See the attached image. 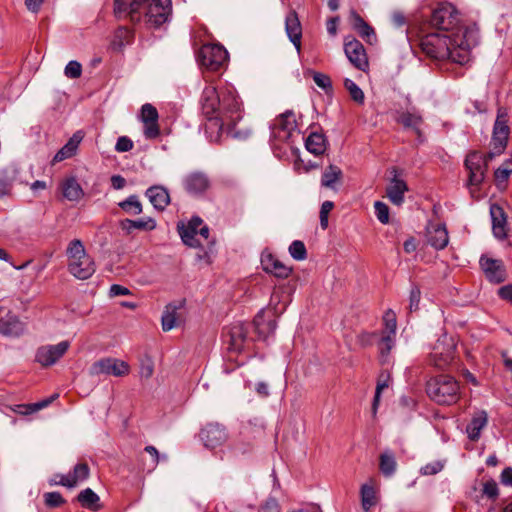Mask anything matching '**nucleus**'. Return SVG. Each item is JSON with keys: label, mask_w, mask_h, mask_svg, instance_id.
Returning <instances> with one entry per match:
<instances>
[{"label": "nucleus", "mask_w": 512, "mask_h": 512, "mask_svg": "<svg viewBox=\"0 0 512 512\" xmlns=\"http://www.w3.org/2000/svg\"><path fill=\"white\" fill-rule=\"evenodd\" d=\"M361 505L365 512H368L371 507L376 505V493L374 488L369 484H363L360 490Z\"/></svg>", "instance_id": "58836bf2"}, {"label": "nucleus", "mask_w": 512, "mask_h": 512, "mask_svg": "<svg viewBox=\"0 0 512 512\" xmlns=\"http://www.w3.org/2000/svg\"><path fill=\"white\" fill-rule=\"evenodd\" d=\"M344 86L349 91L351 98L357 102L362 104L364 102V93L361 88L351 79L346 78L344 80Z\"/></svg>", "instance_id": "37998d69"}, {"label": "nucleus", "mask_w": 512, "mask_h": 512, "mask_svg": "<svg viewBox=\"0 0 512 512\" xmlns=\"http://www.w3.org/2000/svg\"><path fill=\"white\" fill-rule=\"evenodd\" d=\"M459 14L457 9L449 3L440 4L432 13L430 23L433 27L444 31L457 33L462 28H458Z\"/></svg>", "instance_id": "423d86ee"}, {"label": "nucleus", "mask_w": 512, "mask_h": 512, "mask_svg": "<svg viewBox=\"0 0 512 512\" xmlns=\"http://www.w3.org/2000/svg\"><path fill=\"white\" fill-rule=\"evenodd\" d=\"M132 8V1L129 0H114V15L118 19L128 18L130 20V10Z\"/></svg>", "instance_id": "79ce46f5"}, {"label": "nucleus", "mask_w": 512, "mask_h": 512, "mask_svg": "<svg viewBox=\"0 0 512 512\" xmlns=\"http://www.w3.org/2000/svg\"><path fill=\"white\" fill-rule=\"evenodd\" d=\"M507 146V142L492 140L491 141V150L487 153L485 158L488 160L493 159L496 156L501 155Z\"/></svg>", "instance_id": "603ef678"}, {"label": "nucleus", "mask_w": 512, "mask_h": 512, "mask_svg": "<svg viewBox=\"0 0 512 512\" xmlns=\"http://www.w3.org/2000/svg\"><path fill=\"white\" fill-rule=\"evenodd\" d=\"M64 74L70 79H77L82 74V66L78 61L71 60L64 69Z\"/></svg>", "instance_id": "8fccbe9b"}, {"label": "nucleus", "mask_w": 512, "mask_h": 512, "mask_svg": "<svg viewBox=\"0 0 512 512\" xmlns=\"http://www.w3.org/2000/svg\"><path fill=\"white\" fill-rule=\"evenodd\" d=\"M62 194L65 199L78 202L84 197V191L75 177H69L61 183Z\"/></svg>", "instance_id": "c85d7f7f"}, {"label": "nucleus", "mask_w": 512, "mask_h": 512, "mask_svg": "<svg viewBox=\"0 0 512 512\" xmlns=\"http://www.w3.org/2000/svg\"><path fill=\"white\" fill-rule=\"evenodd\" d=\"M479 41L476 27H465L457 33H430L420 40L421 50L435 60L449 59L458 64L469 61L470 51Z\"/></svg>", "instance_id": "f257e3e1"}, {"label": "nucleus", "mask_w": 512, "mask_h": 512, "mask_svg": "<svg viewBox=\"0 0 512 512\" xmlns=\"http://www.w3.org/2000/svg\"><path fill=\"white\" fill-rule=\"evenodd\" d=\"M296 130V119L292 111L279 115L272 126L271 134L279 142H286Z\"/></svg>", "instance_id": "ddd939ff"}, {"label": "nucleus", "mask_w": 512, "mask_h": 512, "mask_svg": "<svg viewBox=\"0 0 512 512\" xmlns=\"http://www.w3.org/2000/svg\"><path fill=\"white\" fill-rule=\"evenodd\" d=\"M306 149L314 154L321 155L326 150L325 137L320 133H311L305 142Z\"/></svg>", "instance_id": "c9c22d12"}, {"label": "nucleus", "mask_w": 512, "mask_h": 512, "mask_svg": "<svg viewBox=\"0 0 512 512\" xmlns=\"http://www.w3.org/2000/svg\"><path fill=\"white\" fill-rule=\"evenodd\" d=\"M375 215L382 224L389 222V207L381 201L374 203Z\"/></svg>", "instance_id": "de8ad7c7"}, {"label": "nucleus", "mask_w": 512, "mask_h": 512, "mask_svg": "<svg viewBox=\"0 0 512 512\" xmlns=\"http://www.w3.org/2000/svg\"><path fill=\"white\" fill-rule=\"evenodd\" d=\"M70 348V342L67 340L57 344L42 345L35 352V361L42 367H50L58 362Z\"/></svg>", "instance_id": "1a4fd4ad"}, {"label": "nucleus", "mask_w": 512, "mask_h": 512, "mask_svg": "<svg viewBox=\"0 0 512 512\" xmlns=\"http://www.w3.org/2000/svg\"><path fill=\"white\" fill-rule=\"evenodd\" d=\"M184 189L191 195H201L210 187L208 175L202 171H193L182 180Z\"/></svg>", "instance_id": "dca6fc26"}, {"label": "nucleus", "mask_w": 512, "mask_h": 512, "mask_svg": "<svg viewBox=\"0 0 512 512\" xmlns=\"http://www.w3.org/2000/svg\"><path fill=\"white\" fill-rule=\"evenodd\" d=\"M68 271L77 279L90 278L96 268L93 259L86 253L80 240H73L67 247Z\"/></svg>", "instance_id": "20e7f679"}, {"label": "nucleus", "mask_w": 512, "mask_h": 512, "mask_svg": "<svg viewBox=\"0 0 512 512\" xmlns=\"http://www.w3.org/2000/svg\"><path fill=\"white\" fill-rule=\"evenodd\" d=\"M344 52L349 62L360 71H367L368 58L364 46L353 37H347L344 42Z\"/></svg>", "instance_id": "9b49d317"}, {"label": "nucleus", "mask_w": 512, "mask_h": 512, "mask_svg": "<svg viewBox=\"0 0 512 512\" xmlns=\"http://www.w3.org/2000/svg\"><path fill=\"white\" fill-rule=\"evenodd\" d=\"M130 372V366L126 361L118 358L105 357L95 361L89 368L91 376L124 377Z\"/></svg>", "instance_id": "6e6552de"}, {"label": "nucleus", "mask_w": 512, "mask_h": 512, "mask_svg": "<svg viewBox=\"0 0 512 512\" xmlns=\"http://www.w3.org/2000/svg\"><path fill=\"white\" fill-rule=\"evenodd\" d=\"M386 328L389 330V334H395L396 332V318L392 311H388L384 317Z\"/></svg>", "instance_id": "69168bd1"}, {"label": "nucleus", "mask_w": 512, "mask_h": 512, "mask_svg": "<svg viewBox=\"0 0 512 512\" xmlns=\"http://www.w3.org/2000/svg\"><path fill=\"white\" fill-rule=\"evenodd\" d=\"M177 306L168 304L162 315V329L170 331L178 325Z\"/></svg>", "instance_id": "4c0bfd02"}, {"label": "nucleus", "mask_w": 512, "mask_h": 512, "mask_svg": "<svg viewBox=\"0 0 512 512\" xmlns=\"http://www.w3.org/2000/svg\"><path fill=\"white\" fill-rule=\"evenodd\" d=\"M155 227L156 221L151 217L137 220L125 219L121 222V228L127 233H131L134 229L151 231L155 229Z\"/></svg>", "instance_id": "72a5a7b5"}, {"label": "nucleus", "mask_w": 512, "mask_h": 512, "mask_svg": "<svg viewBox=\"0 0 512 512\" xmlns=\"http://www.w3.org/2000/svg\"><path fill=\"white\" fill-rule=\"evenodd\" d=\"M133 148V142L130 138L126 136H121L118 138L117 143L115 145V150L118 152H128Z\"/></svg>", "instance_id": "680f3d73"}, {"label": "nucleus", "mask_w": 512, "mask_h": 512, "mask_svg": "<svg viewBox=\"0 0 512 512\" xmlns=\"http://www.w3.org/2000/svg\"><path fill=\"white\" fill-rule=\"evenodd\" d=\"M146 196L154 208L164 210L170 203L168 190L163 186H152L147 189Z\"/></svg>", "instance_id": "bb28decb"}, {"label": "nucleus", "mask_w": 512, "mask_h": 512, "mask_svg": "<svg viewBox=\"0 0 512 512\" xmlns=\"http://www.w3.org/2000/svg\"><path fill=\"white\" fill-rule=\"evenodd\" d=\"M444 468V462L437 460L431 463L426 464L420 470L422 475H435L442 471Z\"/></svg>", "instance_id": "5fc2aeb1"}, {"label": "nucleus", "mask_w": 512, "mask_h": 512, "mask_svg": "<svg viewBox=\"0 0 512 512\" xmlns=\"http://www.w3.org/2000/svg\"><path fill=\"white\" fill-rule=\"evenodd\" d=\"M200 435L204 445L211 449L222 445L228 438L226 429L217 423L206 425Z\"/></svg>", "instance_id": "a211bd4d"}, {"label": "nucleus", "mask_w": 512, "mask_h": 512, "mask_svg": "<svg viewBox=\"0 0 512 512\" xmlns=\"http://www.w3.org/2000/svg\"><path fill=\"white\" fill-rule=\"evenodd\" d=\"M159 115L157 109L150 103H146L141 107V122L158 121Z\"/></svg>", "instance_id": "49530a36"}, {"label": "nucleus", "mask_w": 512, "mask_h": 512, "mask_svg": "<svg viewBox=\"0 0 512 512\" xmlns=\"http://www.w3.org/2000/svg\"><path fill=\"white\" fill-rule=\"evenodd\" d=\"M334 204L331 201H325L321 205L320 209V226L322 229H326L328 227V214L333 209Z\"/></svg>", "instance_id": "864d4df0"}, {"label": "nucleus", "mask_w": 512, "mask_h": 512, "mask_svg": "<svg viewBox=\"0 0 512 512\" xmlns=\"http://www.w3.org/2000/svg\"><path fill=\"white\" fill-rule=\"evenodd\" d=\"M459 384L451 376L440 375L427 382L428 396L439 404L451 405L459 399Z\"/></svg>", "instance_id": "39448f33"}, {"label": "nucleus", "mask_w": 512, "mask_h": 512, "mask_svg": "<svg viewBox=\"0 0 512 512\" xmlns=\"http://www.w3.org/2000/svg\"><path fill=\"white\" fill-rule=\"evenodd\" d=\"M255 331L259 339H267L275 332L276 322L273 319L265 320L264 313L259 312L254 319Z\"/></svg>", "instance_id": "7c9ffc66"}, {"label": "nucleus", "mask_w": 512, "mask_h": 512, "mask_svg": "<svg viewBox=\"0 0 512 512\" xmlns=\"http://www.w3.org/2000/svg\"><path fill=\"white\" fill-rule=\"evenodd\" d=\"M390 174L392 177L386 187V196L392 204L401 206L405 199V193L408 191L407 183L399 177L397 168H391Z\"/></svg>", "instance_id": "2eb2a0df"}, {"label": "nucleus", "mask_w": 512, "mask_h": 512, "mask_svg": "<svg viewBox=\"0 0 512 512\" xmlns=\"http://www.w3.org/2000/svg\"><path fill=\"white\" fill-rule=\"evenodd\" d=\"M82 140L79 133H75L69 141L55 154L53 162H61L71 158L77 151L78 145Z\"/></svg>", "instance_id": "473e14b6"}, {"label": "nucleus", "mask_w": 512, "mask_h": 512, "mask_svg": "<svg viewBox=\"0 0 512 512\" xmlns=\"http://www.w3.org/2000/svg\"><path fill=\"white\" fill-rule=\"evenodd\" d=\"M291 257L297 261H302L307 257V251L304 243L299 240L293 241L289 246Z\"/></svg>", "instance_id": "c03bdc74"}, {"label": "nucleus", "mask_w": 512, "mask_h": 512, "mask_svg": "<svg viewBox=\"0 0 512 512\" xmlns=\"http://www.w3.org/2000/svg\"><path fill=\"white\" fill-rule=\"evenodd\" d=\"M89 477V467L86 463L77 464L73 472L67 476H60V480L50 479L49 484L51 486L61 485L68 488L75 487L78 482H82Z\"/></svg>", "instance_id": "6ab92c4d"}, {"label": "nucleus", "mask_w": 512, "mask_h": 512, "mask_svg": "<svg viewBox=\"0 0 512 512\" xmlns=\"http://www.w3.org/2000/svg\"><path fill=\"white\" fill-rule=\"evenodd\" d=\"M58 395L55 394L53 396H51L50 398H47V399H44L42 401H39V402H36V403H32V404H28V405H24L22 406L23 410L20 411V413L22 414H25V415H28V414H32V413H35L43 408H46L49 404H51V402L57 397Z\"/></svg>", "instance_id": "a18cd8bd"}, {"label": "nucleus", "mask_w": 512, "mask_h": 512, "mask_svg": "<svg viewBox=\"0 0 512 512\" xmlns=\"http://www.w3.org/2000/svg\"><path fill=\"white\" fill-rule=\"evenodd\" d=\"M391 22L394 27L400 28L407 24V19L403 12L396 10L391 14Z\"/></svg>", "instance_id": "e2e57ef3"}, {"label": "nucleus", "mask_w": 512, "mask_h": 512, "mask_svg": "<svg viewBox=\"0 0 512 512\" xmlns=\"http://www.w3.org/2000/svg\"><path fill=\"white\" fill-rule=\"evenodd\" d=\"M351 22L355 31L369 44L376 42V34L374 29L364 21V19L356 12L351 13Z\"/></svg>", "instance_id": "cd10ccee"}, {"label": "nucleus", "mask_w": 512, "mask_h": 512, "mask_svg": "<svg viewBox=\"0 0 512 512\" xmlns=\"http://www.w3.org/2000/svg\"><path fill=\"white\" fill-rule=\"evenodd\" d=\"M313 80H314L315 84L318 87L322 88L323 90H328V89H331V87H332L331 80H330L329 76H327L326 74H323L320 72H314Z\"/></svg>", "instance_id": "13d9d810"}, {"label": "nucleus", "mask_w": 512, "mask_h": 512, "mask_svg": "<svg viewBox=\"0 0 512 512\" xmlns=\"http://www.w3.org/2000/svg\"><path fill=\"white\" fill-rule=\"evenodd\" d=\"M394 121L400 124L405 130L414 132L418 138L423 133L421 127L424 123L423 115L416 109L412 110H395L392 112Z\"/></svg>", "instance_id": "f8f14e48"}, {"label": "nucleus", "mask_w": 512, "mask_h": 512, "mask_svg": "<svg viewBox=\"0 0 512 512\" xmlns=\"http://www.w3.org/2000/svg\"><path fill=\"white\" fill-rule=\"evenodd\" d=\"M261 265L265 272L273 274L278 278H287L292 269L274 257L272 254L262 255Z\"/></svg>", "instance_id": "4be33fe9"}, {"label": "nucleus", "mask_w": 512, "mask_h": 512, "mask_svg": "<svg viewBox=\"0 0 512 512\" xmlns=\"http://www.w3.org/2000/svg\"><path fill=\"white\" fill-rule=\"evenodd\" d=\"M420 290L418 287H413L410 291L409 296V309L410 311H416L419 308L420 303Z\"/></svg>", "instance_id": "052dcab7"}, {"label": "nucleus", "mask_w": 512, "mask_h": 512, "mask_svg": "<svg viewBox=\"0 0 512 512\" xmlns=\"http://www.w3.org/2000/svg\"><path fill=\"white\" fill-rule=\"evenodd\" d=\"M201 66L211 71L221 69L228 61L227 50L219 44H205L198 53Z\"/></svg>", "instance_id": "0eeeda50"}, {"label": "nucleus", "mask_w": 512, "mask_h": 512, "mask_svg": "<svg viewBox=\"0 0 512 512\" xmlns=\"http://www.w3.org/2000/svg\"><path fill=\"white\" fill-rule=\"evenodd\" d=\"M44 501L48 507H59L65 503L64 498L59 492H48L44 494Z\"/></svg>", "instance_id": "3c124183"}, {"label": "nucleus", "mask_w": 512, "mask_h": 512, "mask_svg": "<svg viewBox=\"0 0 512 512\" xmlns=\"http://www.w3.org/2000/svg\"><path fill=\"white\" fill-rule=\"evenodd\" d=\"M394 345L393 334L383 336L379 342V350L382 356L387 355Z\"/></svg>", "instance_id": "bf43d9fd"}, {"label": "nucleus", "mask_w": 512, "mask_h": 512, "mask_svg": "<svg viewBox=\"0 0 512 512\" xmlns=\"http://www.w3.org/2000/svg\"><path fill=\"white\" fill-rule=\"evenodd\" d=\"M380 470L387 476H392L396 471V460L391 452H385L380 456Z\"/></svg>", "instance_id": "ea45409f"}, {"label": "nucleus", "mask_w": 512, "mask_h": 512, "mask_svg": "<svg viewBox=\"0 0 512 512\" xmlns=\"http://www.w3.org/2000/svg\"><path fill=\"white\" fill-rule=\"evenodd\" d=\"M285 31L297 52L301 51L302 27L297 13L291 10L285 18Z\"/></svg>", "instance_id": "aec40b11"}, {"label": "nucleus", "mask_w": 512, "mask_h": 512, "mask_svg": "<svg viewBox=\"0 0 512 512\" xmlns=\"http://www.w3.org/2000/svg\"><path fill=\"white\" fill-rule=\"evenodd\" d=\"M171 11V0H132L130 21L158 28L168 21Z\"/></svg>", "instance_id": "7ed1b4c3"}, {"label": "nucleus", "mask_w": 512, "mask_h": 512, "mask_svg": "<svg viewBox=\"0 0 512 512\" xmlns=\"http://www.w3.org/2000/svg\"><path fill=\"white\" fill-rule=\"evenodd\" d=\"M512 173V169L505 165L500 166L494 173L497 185L505 184Z\"/></svg>", "instance_id": "4d7b16f0"}, {"label": "nucleus", "mask_w": 512, "mask_h": 512, "mask_svg": "<svg viewBox=\"0 0 512 512\" xmlns=\"http://www.w3.org/2000/svg\"><path fill=\"white\" fill-rule=\"evenodd\" d=\"M480 266L486 278L495 284H499L506 279V270L503 262L499 259H492L485 256L480 258Z\"/></svg>", "instance_id": "f3484780"}, {"label": "nucleus", "mask_w": 512, "mask_h": 512, "mask_svg": "<svg viewBox=\"0 0 512 512\" xmlns=\"http://www.w3.org/2000/svg\"><path fill=\"white\" fill-rule=\"evenodd\" d=\"M490 215L492 219V230L496 238L502 240L507 236L506 217L503 209L496 204L491 205Z\"/></svg>", "instance_id": "a878e982"}, {"label": "nucleus", "mask_w": 512, "mask_h": 512, "mask_svg": "<svg viewBox=\"0 0 512 512\" xmlns=\"http://www.w3.org/2000/svg\"><path fill=\"white\" fill-rule=\"evenodd\" d=\"M342 177L341 169L336 165H329L322 174L321 185L325 188L335 190L336 183Z\"/></svg>", "instance_id": "f704fd0d"}, {"label": "nucleus", "mask_w": 512, "mask_h": 512, "mask_svg": "<svg viewBox=\"0 0 512 512\" xmlns=\"http://www.w3.org/2000/svg\"><path fill=\"white\" fill-rule=\"evenodd\" d=\"M263 512H279V505L275 498H268L262 505Z\"/></svg>", "instance_id": "338daca9"}, {"label": "nucleus", "mask_w": 512, "mask_h": 512, "mask_svg": "<svg viewBox=\"0 0 512 512\" xmlns=\"http://www.w3.org/2000/svg\"><path fill=\"white\" fill-rule=\"evenodd\" d=\"M143 134L146 139H156L160 135L158 121L142 122Z\"/></svg>", "instance_id": "09e8293b"}, {"label": "nucleus", "mask_w": 512, "mask_h": 512, "mask_svg": "<svg viewBox=\"0 0 512 512\" xmlns=\"http://www.w3.org/2000/svg\"><path fill=\"white\" fill-rule=\"evenodd\" d=\"M487 424V412L484 410L475 412L466 427V433L469 440L473 442L478 441L481 436V431L487 426Z\"/></svg>", "instance_id": "b1692460"}, {"label": "nucleus", "mask_w": 512, "mask_h": 512, "mask_svg": "<svg viewBox=\"0 0 512 512\" xmlns=\"http://www.w3.org/2000/svg\"><path fill=\"white\" fill-rule=\"evenodd\" d=\"M498 485L494 480H488L483 483L482 494L490 499H495L498 496Z\"/></svg>", "instance_id": "6e6d98bb"}, {"label": "nucleus", "mask_w": 512, "mask_h": 512, "mask_svg": "<svg viewBox=\"0 0 512 512\" xmlns=\"http://www.w3.org/2000/svg\"><path fill=\"white\" fill-rule=\"evenodd\" d=\"M247 331L242 323L234 324L229 330L230 349L233 351H241L244 347Z\"/></svg>", "instance_id": "2f4dec72"}, {"label": "nucleus", "mask_w": 512, "mask_h": 512, "mask_svg": "<svg viewBox=\"0 0 512 512\" xmlns=\"http://www.w3.org/2000/svg\"><path fill=\"white\" fill-rule=\"evenodd\" d=\"M121 209L131 215H139L142 212V204L136 195L129 196L119 203Z\"/></svg>", "instance_id": "a19ab883"}, {"label": "nucleus", "mask_w": 512, "mask_h": 512, "mask_svg": "<svg viewBox=\"0 0 512 512\" xmlns=\"http://www.w3.org/2000/svg\"><path fill=\"white\" fill-rule=\"evenodd\" d=\"M428 242L437 250L444 249L449 242L448 232L443 225L432 226L428 230Z\"/></svg>", "instance_id": "c756f323"}, {"label": "nucleus", "mask_w": 512, "mask_h": 512, "mask_svg": "<svg viewBox=\"0 0 512 512\" xmlns=\"http://www.w3.org/2000/svg\"><path fill=\"white\" fill-rule=\"evenodd\" d=\"M500 298L512 302V284L502 286L498 289Z\"/></svg>", "instance_id": "774afa93"}, {"label": "nucleus", "mask_w": 512, "mask_h": 512, "mask_svg": "<svg viewBox=\"0 0 512 512\" xmlns=\"http://www.w3.org/2000/svg\"><path fill=\"white\" fill-rule=\"evenodd\" d=\"M202 225V219L199 217H193L186 226L179 227V234L187 246L196 248L202 245L200 240L197 238L198 230Z\"/></svg>", "instance_id": "412c9836"}, {"label": "nucleus", "mask_w": 512, "mask_h": 512, "mask_svg": "<svg viewBox=\"0 0 512 512\" xmlns=\"http://www.w3.org/2000/svg\"><path fill=\"white\" fill-rule=\"evenodd\" d=\"M145 451L152 457V463H151V466L149 468V471H152V470H154L156 468V466L159 463V460H160L159 452L152 445L146 446L145 447Z\"/></svg>", "instance_id": "0e129e2a"}, {"label": "nucleus", "mask_w": 512, "mask_h": 512, "mask_svg": "<svg viewBox=\"0 0 512 512\" xmlns=\"http://www.w3.org/2000/svg\"><path fill=\"white\" fill-rule=\"evenodd\" d=\"M454 352L455 344L453 339L443 336L438 339L437 343L433 347L431 352V362L437 368L442 369L451 363L454 358Z\"/></svg>", "instance_id": "9d476101"}, {"label": "nucleus", "mask_w": 512, "mask_h": 512, "mask_svg": "<svg viewBox=\"0 0 512 512\" xmlns=\"http://www.w3.org/2000/svg\"><path fill=\"white\" fill-rule=\"evenodd\" d=\"M99 496L90 488L82 490L78 495V501L85 508L96 511L99 509Z\"/></svg>", "instance_id": "e433bc0d"}, {"label": "nucleus", "mask_w": 512, "mask_h": 512, "mask_svg": "<svg viewBox=\"0 0 512 512\" xmlns=\"http://www.w3.org/2000/svg\"><path fill=\"white\" fill-rule=\"evenodd\" d=\"M510 129L508 126V111L505 108H498L497 116L493 127L492 140L508 142Z\"/></svg>", "instance_id": "393cba45"}, {"label": "nucleus", "mask_w": 512, "mask_h": 512, "mask_svg": "<svg viewBox=\"0 0 512 512\" xmlns=\"http://www.w3.org/2000/svg\"><path fill=\"white\" fill-rule=\"evenodd\" d=\"M201 106L203 113L210 120L217 121L222 132L237 139L249 136V130L236 129V124L242 119V109L237 95L232 90L218 94L216 87L206 86L202 92Z\"/></svg>", "instance_id": "f03ea898"}, {"label": "nucleus", "mask_w": 512, "mask_h": 512, "mask_svg": "<svg viewBox=\"0 0 512 512\" xmlns=\"http://www.w3.org/2000/svg\"><path fill=\"white\" fill-rule=\"evenodd\" d=\"M465 166L469 171V184L479 185L484 180L487 159L478 152L470 153L465 159Z\"/></svg>", "instance_id": "4468645a"}, {"label": "nucleus", "mask_w": 512, "mask_h": 512, "mask_svg": "<svg viewBox=\"0 0 512 512\" xmlns=\"http://www.w3.org/2000/svg\"><path fill=\"white\" fill-rule=\"evenodd\" d=\"M25 332V324L16 315L7 314L0 319V333L8 337H20Z\"/></svg>", "instance_id": "5701e85b"}]
</instances>
